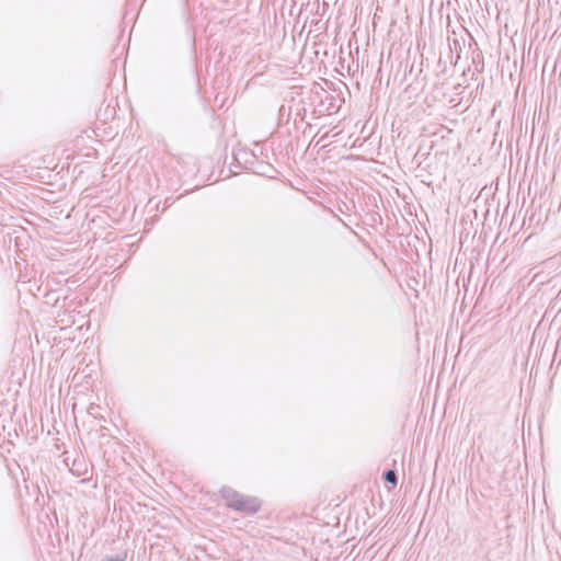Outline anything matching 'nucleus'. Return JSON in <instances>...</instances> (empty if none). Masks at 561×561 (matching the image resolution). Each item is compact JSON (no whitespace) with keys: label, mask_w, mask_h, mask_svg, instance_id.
<instances>
[{"label":"nucleus","mask_w":561,"mask_h":561,"mask_svg":"<svg viewBox=\"0 0 561 561\" xmlns=\"http://www.w3.org/2000/svg\"><path fill=\"white\" fill-rule=\"evenodd\" d=\"M236 508L244 512H256L260 507L255 499H241L234 504Z\"/></svg>","instance_id":"f257e3e1"},{"label":"nucleus","mask_w":561,"mask_h":561,"mask_svg":"<svg viewBox=\"0 0 561 561\" xmlns=\"http://www.w3.org/2000/svg\"><path fill=\"white\" fill-rule=\"evenodd\" d=\"M385 479H386V481H388L392 484H396V482H397L396 473L392 470H389L386 472Z\"/></svg>","instance_id":"f03ea898"}]
</instances>
